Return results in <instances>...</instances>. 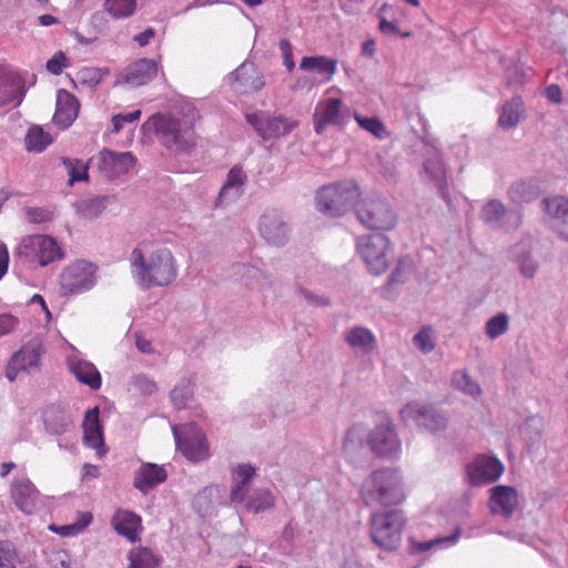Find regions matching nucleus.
Masks as SVG:
<instances>
[{
    "label": "nucleus",
    "mask_w": 568,
    "mask_h": 568,
    "mask_svg": "<svg viewBox=\"0 0 568 568\" xmlns=\"http://www.w3.org/2000/svg\"><path fill=\"white\" fill-rule=\"evenodd\" d=\"M103 9L115 20L125 19L135 12L136 0H104Z\"/></svg>",
    "instance_id": "obj_35"
},
{
    "label": "nucleus",
    "mask_w": 568,
    "mask_h": 568,
    "mask_svg": "<svg viewBox=\"0 0 568 568\" xmlns=\"http://www.w3.org/2000/svg\"><path fill=\"white\" fill-rule=\"evenodd\" d=\"M357 217L369 229L387 231L396 224V215L384 200H365L357 210Z\"/></svg>",
    "instance_id": "obj_12"
},
{
    "label": "nucleus",
    "mask_w": 568,
    "mask_h": 568,
    "mask_svg": "<svg viewBox=\"0 0 568 568\" xmlns=\"http://www.w3.org/2000/svg\"><path fill=\"white\" fill-rule=\"evenodd\" d=\"M79 102L68 91L60 90L57 95V108L53 114V122L61 129L69 128L78 116Z\"/></svg>",
    "instance_id": "obj_25"
},
{
    "label": "nucleus",
    "mask_w": 568,
    "mask_h": 568,
    "mask_svg": "<svg viewBox=\"0 0 568 568\" xmlns=\"http://www.w3.org/2000/svg\"><path fill=\"white\" fill-rule=\"evenodd\" d=\"M41 357V345L37 341H30L14 353L7 366L6 376L14 381L19 372L37 368Z\"/></svg>",
    "instance_id": "obj_16"
},
{
    "label": "nucleus",
    "mask_w": 568,
    "mask_h": 568,
    "mask_svg": "<svg viewBox=\"0 0 568 568\" xmlns=\"http://www.w3.org/2000/svg\"><path fill=\"white\" fill-rule=\"evenodd\" d=\"M424 170L429 181L444 194L447 189L446 166L436 150L427 155Z\"/></svg>",
    "instance_id": "obj_30"
},
{
    "label": "nucleus",
    "mask_w": 568,
    "mask_h": 568,
    "mask_svg": "<svg viewBox=\"0 0 568 568\" xmlns=\"http://www.w3.org/2000/svg\"><path fill=\"white\" fill-rule=\"evenodd\" d=\"M67 67V57L62 51H58L47 61V70L52 74H60Z\"/></svg>",
    "instance_id": "obj_51"
},
{
    "label": "nucleus",
    "mask_w": 568,
    "mask_h": 568,
    "mask_svg": "<svg viewBox=\"0 0 568 568\" xmlns=\"http://www.w3.org/2000/svg\"><path fill=\"white\" fill-rule=\"evenodd\" d=\"M92 521V514L89 511L80 513L78 521L63 526L51 525L50 529L60 536H75L83 531Z\"/></svg>",
    "instance_id": "obj_39"
},
{
    "label": "nucleus",
    "mask_w": 568,
    "mask_h": 568,
    "mask_svg": "<svg viewBox=\"0 0 568 568\" xmlns=\"http://www.w3.org/2000/svg\"><path fill=\"white\" fill-rule=\"evenodd\" d=\"M457 537L452 536L447 538H436L428 541H413L410 546V552L412 554H420L430 550L435 545H438L444 541H455Z\"/></svg>",
    "instance_id": "obj_50"
},
{
    "label": "nucleus",
    "mask_w": 568,
    "mask_h": 568,
    "mask_svg": "<svg viewBox=\"0 0 568 568\" xmlns=\"http://www.w3.org/2000/svg\"><path fill=\"white\" fill-rule=\"evenodd\" d=\"M260 232L273 245L283 244L287 237L286 225L276 211H267L261 216Z\"/></svg>",
    "instance_id": "obj_23"
},
{
    "label": "nucleus",
    "mask_w": 568,
    "mask_h": 568,
    "mask_svg": "<svg viewBox=\"0 0 568 568\" xmlns=\"http://www.w3.org/2000/svg\"><path fill=\"white\" fill-rule=\"evenodd\" d=\"M342 104L338 98H327L316 104L313 119L317 134H322L328 125L342 123Z\"/></svg>",
    "instance_id": "obj_20"
},
{
    "label": "nucleus",
    "mask_w": 568,
    "mask_h": 568,
    "mask_svg": "<svg viewBox=\"0 0 568 568\" xmlns=\"http://www.w3.org/2000/svg\"><path fill=\"white\" fill-rule=\"evenodd\" d=\"M357 347L363 348L366 353L374 349L375 338L368 329L357 327Z\"/></svg>",
    "instance_id": "obj_53"
},
{
    "label": "nucleus",
    "mask_w": 568,
    "mask_h": 568,
    "mask_svg": "<svg viewBox=\"0 0 568 568\" xmlns=\"http://www.w3.org/2000/svg\"><path fill=\"white\" fill-rule=\"evenodd\" d=\"M52 143L50 133L44 132L40 125H31L24 136L27 151L40 153Z\"/></svg>",
    "instance_id": "obj_34"
},
{
    "label": "nucleus",
    "mask_w": 568,
    "mask_h": 568,
    "mask_svg": "<svg viewBox=\"0 0 568 568\" xmlns=\"http://www.w3.org/2000/svg\"><path fill=\"white\" fill-rule=\"evenodd\" d=\"M132 266L143 285L164 286L176 277V267L172 253L168 248L154 251L144 257L140 248L132 251Z\"/></svg>",
    "instance_id": "obj_2"
},
{
    "label": "nucleus",
    "mask_w": 568,
    "mask_h": 568,
    "mask_svg": "<svg viewBox=\"0 0 568 568\" xmlns=\"http://www.w3.org/2000/svg\"><path fill=\"white\" fill-rule=\"evenodd\" d=\"M149 123L154 129L158 140L166 148H182L194 135V118L191 115L154 114Z\"/></svg>",
    "instance_id": "obj_3"
},
{
    "label": "nucleus",
    "mask_w": 568,
    "mask_h": 568,
    "mask_svg": "<svg viewBox=\"0 0 568 568\" xmlns=\"http://www.w3.org/2000/svg\"><path fill=\"white\" fill-rule=\"evenodd\" d=\"M367 444L371 450L381 457L394 458L399 455L402 444L387 415H377V425L371 432Z\"/></svg>",
    "instance_id": "obj_8"
},
{
    "label": "nucleus",
    "mask_w": 568,
    "mask_h": 568,
    "mask_svg": "<svg viewBox=\"0 0 568 568\" xmlns=\"http://www.w3.org/2000/svg\"><path fill=\"white\" fill-rule=\"evenodd\" d=\"M359 254L368 271L376 275L386 272L393 258L390 242L382 233L363 236L359 242Z\"/></svg>",
    "instance_id": "obj_6"
},
{
    "label": "nucleus",
    "mask_w": 568,
    "mask_h": 568,
    "mask_svg": "<svg viewBox=\"0 0 568 568\" xmlns=\"http://www.w3.org/2000/svg\"><path fill=\"white\" fill-rule=\"evenodd\" d=\"M9 266V252L4 244H0V280L8 272Z\"/></svg>",
    "instance_id": "obj_58"
},
{
    "label": "nucleus",
    "mask_w": 568,
    "mask_h": 568,
    "mask_svg": "<svg viewBox=\"0 0 568 568\" xmlns=\"http://www.w3.org/2000/svg\"><path fill=\"white\" fill-rule=\"evenodd\" d=\"M545 211L555 219L554 229L558 235L568 241V200L565 197L545 199Z\"/></svg>",
    "instance_id": "obj_29"
},
{
    "label": "nucleus",
    "mask_w": 568,
    "mask_h": 568,
    "mask_svg": "<svg viewBox=\"0 0 568 568\" xmlns=\"http://www.w3.org/2000/svg\"><path fill=\"white\" fill-rule=\"evenodd\" d=\"M366 505L397 506L406 499L403 478L397 468L384 467L373 471L362 485Z\"/></svg>",
    "instance_id": "obj_1"
},
{
    "label": "nucleus",
    "mask_w": 568,
    "mask_h": 568,
    "mask_svg": "<svg viewBox=\"0 0 568 568\" xmlns=\"http://www.w3.org/2000/svg\"><path fill=\"white\" fill-rule=\"evenodd\" d=\"M97 266L87 261H75L65 266L59 276V291L70 296L89 291L95 284Z\"/></svg>",
    "instance_id": "obj_7"
},
{
    "label": "nucleus",
    "mask_w": 568,
    "mask_h": 568,
    "mask_svg": "<svg viewBox=\"0 0 568 568\" xmlns=\"http://www.w3.org/2000/svg\"><path fill=\"white\" fill-rule=\"evenodd\" d=\"M52 212L47 209L32 207L28 210V217L33 223H44L52 220Z\"/></svg>",
    "instance_id": "obj_54"
},
{
    "label": "nucleus",
    "mask_w": 568,
    "mask_h": 568,
    "mask_svg": "<svg viewBox=\"0 0 568 568\" xmlns=\"http://www.w3.org/2000/svg\"><path fill=\"white\" fill-rule=\"evenodd\" d=\"M508 316L504 313H500L494 317H491L486 324V334L490 338H497L503 335L508 328Z\"/></svg>",
    "instance_id": "obj_45"
},
{
    "label": "nucleus",
    "mask_w": 568,
    "mask_h": 568,
    "mask_svg": "<svg viewBox=\"0 0 568 568\" xmlns=\"http://www.w3.org/2000/svg\"><path fill=\"white\" fill-rule=\"evenodd\" d=\"M38 20L42 27H50L59 23V19L52 14H41Z\"/></svg>",
    "instance_id": "obj_64"
},
{
    "label": "nucleus",
    "mask_w": 568,
    "mask_h": 568,
    "mask_svg": "<svg viewBox=\"0 0 568 568\" xmlns=\"http://www.w3.org/2000/svg\"><path fill=\"white\" fill-rule=\"evenodd\" d=\"M18 323V318L13 315L7 313L0 314V337L12 332Z\"/></svg>",
    "instance_id": "obj_55"
},
{
    "label": "nucleus",
    "mask_w": 568,
    "mask_h": 568,
    "mask_svg": "<svg viewBox=\"0 0 568 568\" xmlns=\"http://www.w3.org/2000/svg\"><path fill=\"white\" fill-rule=\"evenodd\" d=\"M246 181V175L243 172L242 168L233 166L226 176V181L223 184L219 200L223 201L226 197H237L242 193V187Z\"/></svg>",
    "instance_id": "obj_33"
},
{
    "label": "nucleus",
    "mask_w": 568,
    "mask_h": 568,
    "mask_svg": "<svg viewBox=\"0 0 568 568\" xmlns=\"http://www.w3.org/2000/svg\"><path fill=\"white\" fill-rule=\"evenodd\" d=\"M520 112L521 101L519 98H514L504 104L498 123L506 129L514 128L519 122Z\"/></svg>",
    "instance_id": "obj_37"
},
{
    "label": "nucleus",
    "mask_w": 568,
    "mask_h": 568,
    "mask_svg": "<svg viewBox=\"0 0 568 568\" xmlns=\"http://www.w3.org/2000/svg\"><path fill=\"white\" fill-rule=\"evenodd\" d=\"M379 29L384 33L400 34L398 28L393 22H389L384 18L379 22Z\"/></svg>",
    "instance_id": "obj_62"
},
{
    "label": "nucleus",
    "mask_w": 568,
    "mask_h": 568,
    "mask_svg": "<svg viewBox=\"0 0 568 568\" xmlns=\"http://www.w3.org/2000/svg\"><path fill=\"white\" fill-rule=\"evenodd\" d=\"M354 192L355 183L353 181L323 186L315 196L316 209L331 217L343 216L353 205Z\"/></svg>",
    "instance_id": "obj_5"
},
{
    "label": "nucleus",
    "mask_w": 568,
    "mask_h": 568,
    "mask_svg": "<svg viewBox=\"0 0 568 568\" xmlns=\"http://www.w3.org/2000/svg\"><path fill=\"white\" fill-rule=\"evenodd\" d=\"M265 85L261 70L252 62L242 63L231 74V88L240 95H247L262 90Z\"/></svg>",
    "instance_id": "obj_13"
},
{
    "label": "nucleus",
    "mask_w": 568,
    "mask_h": 568,
    "mask_svg": "<svg viewBox=\"0 0 568 568\" xmlns=\"http://www.w3.org/2000/svg\"><path fill=\"white\" fill-rule=\"evenodd\" d=\"M168 478L163 466L152 463L142 464L134 475L133 486L143 494H148L155 486Z\"/></svg>",
    "instance_id": "obj_24"
},
{
    "label": "nucleus",
    "mask_w": 568,
    "mask_h": 568,
    "mask_svg": "<svg viewBox=\"0 0 568 568\" xmlns=\"http://www.w3.org/2000/svg\"><path fill=\"white\" fill-rule=\"evenodd\" d=\"M134 165L135 158L130 152L116 153L104 149L98 158V168L108 179L125 174Z\"/></svg>",
    "instance_id": "obj_18"
},
{
    "label": "nucleus",
    "mask_w": 568,
    "mask_h": 568,
    "mask_svg": "<svg viewBox=\"0 0 568 568\" xmlns=\"http://www.w3.org/2000/svg\"><path fill=\"white\" fill-rule=\"evenodd\" d=\"M19 83L16 79L0 67V106L12 102Z\"/></svg>",
    "instance_id": "obj_38"
},
{
    "label": "nucleus",
    "mask_w": 568,
    "mask_h": 568,
    "mask_svg": "<svg viewBox=\"0 0 568 568\" xmlns=\"http://www.w3.org/2000/svg\"><path fill=\"white\" fill-rule=\"evenodd\" d=\"M506 213L505 205L499 201L488 202L481 210V217L486 222L499 221Z\"/></svg>",
    "instance_id": "obj_48"
},
{
    "label": "nucleus",
    "mask_w": 568,
    "mask_h": 568,
    "mask_svg": "<svg viewBox=\"0 0 568 568\" xmlns=\"http://www.w3.org/2000/svg\"><path fill=\"white\" fill-rule=\"evenodd\" d=\"M300 69L312 75L310 89L329 82L337 71V60L325 55L303 57Z\"/></svg>",
    "instance_id": "obj_14"
},
{
    "label": "nucleus",
    "mask_w": 568,
    "mask_h": 568,
    "mask_svg": "<svg viewBox=\"0 0 568 568\" xmlns=\"http://www.w3.org/2000/svg\"><path fill=\"white\" fill-rule=\"evenodd\" d=\"M158 70L159 64L155 60L142 58L126 68L121 82L132 87L144 85L156 77Z\"/></svg>",
    "instance_id": "obj_22"
},
{
    "label": "nucleus",
    "mask_w": 568,
    "mask_h": 568,
    "mask_svg": "<svg viewBox=\"0 0 568 568\" xmlns=\"http://www.w3.org/2000/svg\"><path fill=\"white\" fill-rule=\"evenodd\" d=\"M245 119L264 141L287 135L297 126V121L293 119L271 115L263 111L246 113Z\"/></svg>",
    "instance_id": "obj_11"
},
{
    "label": "nucleus",
    "mask_w": 568,
    "mask_h": 568,
    "mask_svg": "<svg viewBox=\"0 0 568 568\" xmlns=\"http://www.w3.org/2000/svg\"><path fill=\"white\" fill-rule=\"evenodd\" d=\"M376 44L374 40H368L364 42L362 47V54L368 58H372L375 54Z\"/></svg>",
    "instance_id": "obj_63"
},
{
    "label": "nucleus",
    "mask_w": 568,
    "mask_h": 568,
    "mask_svg": "<svg viewBox=\"0 0 568 568\" xmlns=\"http://www.w3.org/2000/svg\"><path fill=\"white\" fill-rule=\"evenodd\" d=\"M273 506V496L267 489L256 490L254 496L246 500L245 507L253 513H260Z\"/></svg>",
    "instance_id": "obj_41"
},
{
    "label": "nucleus",
    "mask_w": 568,
    "mask_h": 568,
    "mask_svg": "<svg viewBox=\"0 0 568 568\" xmlns=\"http://www.w3.org/2000/svg\"><path fill=\"white\" fill-rule=\"evenodd\" d=\"M11 498L14 505L24 514H34L40 506L39 490L29 479L14 480L11 486Z\"/></svg>",
    "instance_id": "obj_19"
},
{
    "label": "nucleus",
    "mask_w": 568,
    "mask_h": 568,
    "mask_svg": "<svg viewBox=\"0 0 568 568\" xmlns=\"http://www.w3.org/2000/svg\"><path fill=\"white\" fill-rule=\"evenodd\" d=\"M63 164L69 175L70 185L75 182L88 181V164L78 159H63Z\"/></svg>",
    "instance_id": "obj_40"
},
{
    "label": "nucleus",
    "mask_w": 568,
    "mask_h": 568,
    "mask_svg": "<svg viewBox=\"0 0 568 568\" xmlns=\"http://www.w3.org/2000/svg\"><path fill=\"white\" fill-rule=\"evenodd\" d=\"M231 475L233 486L230 491V500L242 504L245 501L248 485L256 475V469L250 464H240L232 469Z\"/></svg>",
    "instance_id": "obj_28"
},
{
    "label": "nucleus",
    "mask_w": 568,
    "mask_h": 568,
    "mask_svg": "<svg viewBox=\"0 0 568 568\" xmlns=\"http://www.w3.org/2000/svg\"><path fill=\"white\" fill-rule=\"evenodd\" d=\"M100 476L99 467L91 464H84L82 467V480H88L90 478H98Z\"/></svg>",
    "instance_id": "obj_59"
},
{
    "label": "nucleus",
    "mask_w": 568,
    "mask_h": 568,
    "mask_svg": "<svg viewBox=\"0 0 568 568\" xmlns=\"http://www.w3.org/2000/svg\"><path fill=\"white\" fill-rule=\"evenodd\" d=\"M518 506V493L511 486L498 485L490 489L489 508L491 513L509 518Z\"/></svg>",
    "instance_id": "obj_21"
},
{
    "label": "nucleus",
    "mask_w": 568,
    "mask_h": 568,
    "mask_svg": "<svg viewBox=\"0 0 568 568\" xmlns=\"http://www.w3.org/2000/svg\"><path fill=\"white\" fill-rule=\"evenodd\" d=\"M155 37V30L153 28H148L143 32L135 34L133 40L140 45L145 47L150 43V41Z\"/></svg>",
    "instance_id": "obj_57"
},
{
    "label": "nucleus",
    "mask_w": 568,
    "mask_h": 568,
    "mask_svg": "<svg viewBox=\"0 0 568 568\" xmlns=\"http://www.w3.org/2000/svg\"><path fill=\"white\" fill-rule=\"evenodd\" d=\"M111 523L119 535L126 537L130 541L139 539L142 530V520L139 515L130 510L118 509Z\"/></svg>",
    "instance_id": "obj_27"
},
{
    "label": "nucleus",
    "mask_w": 568,
    "mask_h": 568,
    "mask_svg": "<svg viewBox=\"0 0 568 568\" xmlns=\"http://www.w3.org/2000/svg\"><path fill=\"white\" fill-rule=\"evenodd\" d=\"M71 371L77 379L97 390L101 387V375L97 367L87 361H79L71 365Z\"/></svg>",
    "instance_id": "obj_32"
},
{
    "label": "nucleus",
    "mask_w": 568,
    "mask_h": 568,
    "mask_svg": "<svg viewBox=\"0 0 568 568\" xmlns=\"http://www.w3.org/2000/svg\"><path fill=\"white\" fill-rule=\"evenodd\" d=\"M278 47L281 50V54L283 58V63L288 72H291L295 68V62L293 59V48L291 42L287 39H282L278 42Z\"/></svg>",
    "instance_id": "obj_52"
},
{
    "label": "nucleus",
    "mask_w": 568,
    "mask_h": 568,
    "mask_svg": "<svg viewBox=\"0 0 568 568\" xmlns=\"http://www.w3.org/2000/svg\"><path fill=\"white\" fill-rule=\"evenodd\" d=\"M17 549L9 540H0V568H16Z\"/></svg>",
    "instance_id": "obj_47"
},
{
    "label": "nucleus",
    "mask_w": 568,
    "mask_h": 568,
    "mask_svg": "<svg viewBox=\"0 0 568 568\" xmlns=\"http://www.w3.org/2000/svg\"><path fill=\"white\" fill-rule=\"evenodd\" d=\"M400 416L405 420H415L418 426L432 432L444 429L447 425L445 416L419 403L407 404L402 408Z\"/></svg>",
    "instance_id": "obj_17"
},
{
    "label": "nucleus",
    "mask_w": 568,
    "mask_h": 568,
    "mask_svg": "<svg viewBox=\"0 0 568 568\" xmlns=\"http://www.w3.org/2000/svg\"><path fill=\"white\" fill-rule=\"evenodd\" d=\"M546 97L549 101L559 103L561 101V90L559 85L551 84L546 89Z\"/></svg>",
    "instance_id": "obj_60"
},
{
    "label": "nucleus",
    "mask_w": 568,
    "mask_h": 568,
    "mask_svg": "<svg viewBox=\"0 0 568 568\" xmlns=\"http://www.w3.org/2000/svg\"><path fill=\"white\" fill-rule=\"evenodd\" d=\"M109 75V69L106 68H83L78 72L79 80L93 88L103 81Z\"/></svg>",
    "instance_id": "obj_43"
},
{
    "label": "nucleus",
    "mask_w": 568,
    "mask_h": 568,
    "mask_svg": "<svg viewBox=\"0 0 568 568\" xmlns=\"http://www.w3.org/2000/svg\"><path fill=\"white\" fill-rule=\"evenodd\" d=\"M141 118V111L134 110L125 114H116L112 118L113 131L120 132L125 123H132Z\"/></svg>",
    "instance_id": "obj_49"
},
{
    "label": "nucleus",
    "mask_w": 568,
    "mask_h": 568,
    "mask_svg": "<svg viewBox=\"0 0 568 568\" xmlns=\"http://www.w3.org/2000/svg\"><path fill=\"white\" fill-rule=\"evenodd\" d=\"M453 383L457 388L469 395H479L481 392L479 385L465 371L456 373L453 377Z\"/></svg>",
    "instance_id": "obj_46"
},
{
    "label": "nucleus",
    "mask_w": 568,
    "mask_h": 568,
    "mask_svg": "<svg viewBox=\"0 0 568 568\" xmlns=\"http://www.w3.org/2000/svg\"><path fill=\"white\" fill-rule=\"evenodd\" d=\"M83 440L84 444L103 455L105 449L103 443V430L99 419V408L94 407L89 409L83 419Z\"/></svg>",
    "instance_id": "obj_26"
},
{
    "label": "nucleus",
    "mask_w": 568,
    "mask_h": 568,
    "mask_svg": "<svg viewBox=\"0 0 568 568\" xmlns=\"http://www.w3.org/2000/svg\"><path fill=\"white\" fill-rule=\"evenodd\" d=\"M357 124L379 140H384L389 135L385 124L377 118L357 116Z\"/></svg>",
    "instance_id": "obj_44"
},
{
    "label": "nucleus",
    "mask_w": 568,
    "mask_h": 568,
    "mask_svg": "<svg viewBox=\"0 0 568 568\" xmlns=\"http://www.w3.org/2000/svg\"><path fill=\"white\" fill-rule=\"evenodd\" d=\"M129 567L128 568H158L159 559L146 547H139L129 552Z\"/></svg>",
    "instance_id": "obj_36"
},
{
    "label": "nucleus",
    "mask_w": 568,
    "mask_h": 568,
    "mask_svg": "<svg viewBox=\"0 0 568 568\" xmlns=\"http://www.w3.org/2000/svg\"><path fill=\"white\" fill-rule=\"evenodd\" d=\"M521 273L527 277H532L537 271V265L529 256H524L520 260Z\"/></svg>",
    "instance_id": "obj_56"
},
{
    "label": "nucleus",
    "mask_w": 568,
    "mask_h": 568,
    "mask_svg": "<svg viewBox=\"0 0 568 568\" xmlns=\"http://www.w3.org/2000/svg\"><path fill=\"white\" fill-rule=\"evenodd\" d=\"M505 468L499 459L486 455L478 456L467 466L469 481L473 485L494 483L499 479Z\"/></svg>",
    "instance_id": "obj_15"
},
{
    "label": "nucleus",
    "mask_w": 568,
    "mask_h": 568,
    "mask_svg": "<svg viewBox=\"0 0 568 568\" xmlns=\"http://www.w3.org/2000/svg\"><path fill=\"white\" fill-rule=\"evenodd\" d=\"M405 523L402 510H385L373 514L371 519L373 541L383 549H396L402 541Z\"/></svg>",
    "instance_id": "obj_4"
},
{
    "label": "nucleus",
    "mask_w": 568,
    "mask_h": 568,
    "mask_svg": "<svg viewBox=\"0 0 568 568\" xmlns=\"http://www.w3.org/2000/svg\"><path fill=\"white\" fill-rule=\"evenodd\" d=\"M19 253L37 262L40 266H47L63 257V252L58 242L50 235L34 234L23 239Z\"/></svg>",
    "instance_id": "obj_10"
},
{
    "label": "nucleus",
    "mask_w": 568,
    "mask_h": 568,
    "mask_svg": "<svg viewBox=\"0 0 568 568\" xmlns=\"http://www.w3.org/2000/svg\"><path fill=\"white\" fill-rule=\"evenodd\" d=\"M413 343L425 354L433 352L436 346L433 326H423L422 329L413 337Z\"/></svg>",
    "instance_id": "obj_42"
},
{
    "label": "nucleus",
    "mask_w": 568,
    "mask_h": 568,
    "mask_svg": "<svg viewBox=\"0 0 568 568\" xmlns=\"http://www.w3.org/2000/svg\"><path fill=\"white\" fill-rule=\"evenodd\" d=\"M178 449L191 462H202L210 457V447L204 433L194 424L173 426Z\"/></svg>",
    "instance_id": "obj_9"
},
{
    "label": "nucleus",
    "mask_w": 568,
    "mask_h": 568,
    "mask_svg": "<svg viewBox=\"0 0 568 568\" xmlns=\"http://www.w3.org/2000/svg\"><path fill=\"white\" fill-rule=\"evenodd\" d=\"M135 345L142 353L152 351L151 342L141 334H135Z\"/></svg>",
    "instance_id": "obj_61"
},
{
    "label": "nucleus",
    "mask_w": 568,
    "mask_h": 568,
    "mask_svg": "<svg viewBox=\"0 0 568 568\" xmlns=\"http://www.w3.org/2000/svg\"><path fill=\"white\" fill-rule=\"evenodd\" d=\"M43 423L49 433L60 435L67 432L71 419L62 407L51 405L43 412Z\"/></svg>",
    "instance_id": "obj_31"
}]
</instances>
